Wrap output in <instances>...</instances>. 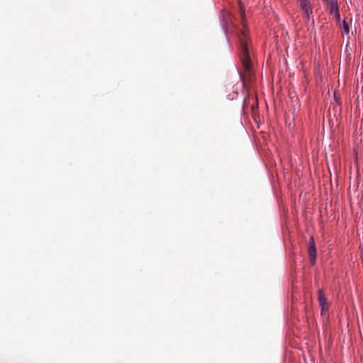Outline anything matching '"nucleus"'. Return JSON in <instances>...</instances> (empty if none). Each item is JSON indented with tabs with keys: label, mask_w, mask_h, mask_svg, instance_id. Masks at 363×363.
Segmentation results:
<instances>
[{
	"label": "nucleus",
	"mask_w": 363,
	"mask_h": 363,
	"mask_svg": "<svg viewBox=\"0 0 363 363\" xmlns=\"http://www.w3.org/2000/svg\"><path fill=\"white\" fill-rule=\"evenodd\" d=\"M239 52L242 65L245 72H250L251 62L250 56V38L245 30L240 31L239 35Z\"/></svg>",
	"instance_id": "obj_1"
},
{
	"label": "nucleus",
	"mask_w": 363,
	"mask_h": 363,
	"mask_svg": "<svg viewBox=\"0 0 363 363\" xmlns=\"http://www.w3.org/2000/svg\"><path fill=\"white\" fill-rule=\"evenodd\" d=\"M298 3L303 11V18L309 21L313 18V8L310 0H298Z\"/></svg>",
	"instance_id": "obj_2"
},
{
	"label": "nucleus",
	"mask_w": 363,
	"mask_h": 363,
	"mask_svg": "<svg viewBox=\"0 0 363 363\" xmlns=\"http://www.w3.org/2000/svg\"><path fill=\"white\" fill-rule=\"evenodd\" d=\"M318 298L320 306L321 307V313L323 314L325 311H328V301L327 298L325 296L323 291L320 289L318 292Z\"/></svg>",
	"instance_id": "obj_3"
},
{
	"label": "nucleus",
	"mask_w": 363,
	"mask_h": 363,
	"mask_svg": "<svg viewBox=\"0 0 363 363\" xmlns=\"http://www.w3.org/2000/svg\"><path fill=\"white\" fill-rule=\"evenodd\" d=\"M328 4L329 11L331 14H333L337 18H340V11L336 2L332 0H325Z\"/></svg>",
	"instance_id": "obj_4"
},
{
	"label": "nucleus",
	"mask_w": 363,
	"mask_h": 363,
	"mask_svg": "<svg viewBox=\"0 0 363 363\" xmlns=\"http://www.w3.org/2000/svg\"><path fill=\"white\" fill-rule=\"evenodd\" d=\"M308 255L310 257L311 263L312 264H314L315 262V258H316V250H315L313 238H311V240H310V247L308 248Z\"/></svg>",
	"instance_id": "obj_5"
},
{
	"label": "nucleus",
	"mask_w": 363,
	"mask_h": 363,
	"mask_svg": "<svg viewBox=\"0 0 363 363\" xmlns=\"http://www.w3.org/2000/svg\"><path fill=\"white\" fill-rule=\"evenodd\" d=\"M238 4H239L240 16H241L242 21V24H244V15H245V13H244V10H243V8H242V6L240 0H238Z\"/></svg>",
	"instance_id": "obj_6"
},
{
	"label": "nucleus",
	"mask_w": 363,
	"mask_h": 363,
	"mask_svg": "<svg viewBox=\"0 0 363 363\" xmlns=\"http://www.w3.org/2000/svg\"><path fill=\"white\" fill-rule=\"evenodd\" d=\"M342 25H343V29L345 30V32L349 33V26L345 21H343Z\"/></svg>",
	"instance_id": "obj_7"
}]
</instances>
